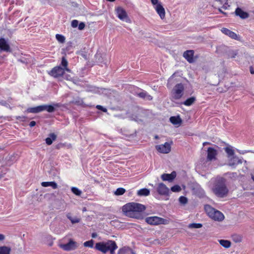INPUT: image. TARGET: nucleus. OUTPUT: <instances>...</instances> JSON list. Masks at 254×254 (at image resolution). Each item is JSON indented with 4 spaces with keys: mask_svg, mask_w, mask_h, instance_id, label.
Returning <instances> with one entry per match:
<instances>
[{
    "mask_svg": "<svg viewBox=\"0 0 254 254\" xmlns=\"http://www.w3.org/2000/svg\"><path fill=\"white\" fill-rule=\"evenodd\" d=\"M252 178L253 180L254 181V176H252Z\"/></svg>",
    "mask_w": 254,
    "mask_h": 254,
    "instance_id": "nucleus-60",
    "label": "nucleus"
},
{
    "mask_svg": "<svg viewBox=\"0 0 254 254\" xmlns=\"http://www.w3.org/2000/svg\"><path fill=\"white\" fill-rule=\"evenodd\" d=\"M193 55L194 51L187 50L184 53L183 57L189 63H192L194 62Z\"/></svg>",
    "mask_w": 254,
    "mask_h": 254,
    "instance_id": "nucleus-14",
    "label": "nucleus"
},
{
    "mask_svg": "<svg viewBox=\"0 0 254 254\" xmlns=\"http://www.w3.org/2000/svg\"><path fill=\"white\" fill-rule=\"evenodd\" d=\"M0 104L2 105H4V106H5L7 104V103L5 101H3L0 102Z\"/></svg>",
    "mask_w": 254,
    "mask_h": 254,
    "instance_id": "nucleus-51",
    "label": "nucleus"
},
{
    "mask_svg": "<svg viewBox=\"0 0 254 254\" xmlns=\"http://www.w3.org/2000/svg\"><path fill=\"white\" fill-rule=\"evenodd\" d=\"M221 31L223 33L228 36L232 39H235V40L238 39L237 35L235 32L230 30L229 29H228L227 28H223L221 29Z\"/></svg>",
    "mask_w": 254,
    "mask_h": 254,
    "instance_id": "nucleus-18",
    "label": "nucleus"
},
{
    "mask_svg": "<svg viewBox=\"0 0 254 254\" xmlns=\"http://www.w3.org/2000/svg\"><path fill=\"white\" fill-rule=\"evenodd\" d=\"M157 191L159 194L162 195H168L169 193V189L162 183L159 184Z\"/></svg>",
    "mask_w": 254,
    "mask_h": 254,
    "instance_id": "nucleus-10",
    "label": "nucleus"
},
{
    "mask_svg": "<svg viewBox=\"0 0 254 254\" xmlns=\"http://www.w3.org/2000/svg\"><path fill=\"white\" fill-rule=\"evenodd\" d=\"M195 101V98L194 97H191L184 101L183 104L186 106H189L191 105Z\"/></svg>",
    "mask_w": 254,
    "mask_h": 254,
    "instance_id": "nucleus-30",
    "label": "nucleus"
},
{
    "mask_svg": "<svg viewBox=\"0 0 254 254\" xmlns=\"http://www.w3.org/2000/svg\"><path fill=\"white\" fill-rule=\"evenodd\" d=\"M0 50L6 52H11L10 48L7 41L3 38H0Z\"/></svg>",
    "mask_w": 254,
    "mask_h": 254,
    "instance_id": "nucleus-11",
    "label": "nucleus"
},
{
    "mask_svg": "<svg viewBox=\"0 0 254 254\" xmlns=\"http://www.w3.org/2000/svg\"><path fill=\"white\" fill-rule=\"evenodd\" d=\"M94 241L91 240L90 241H86L84 243L83 245L85 247L92 248L93 247Z\"/></svg>",
    "mask_w": 254,
    "mask_h": 254,
    "instance_id": "nucleus-35",
    "label": "nucleus"
},
{
    "mask_svg": "<svg viewBox=\"0 0 254 254\" xmlns=\"http://www.w3.org/2000/svg\"><path fill=\"white\" fill-rule=\"evenodd\" d=\"M209 144H210V143L208 142H204L203 143V145L205 146L206 145Z\"/></svg>",
    "mask_w": 254,
    "mask_h": 254,
    "instance_id": "nucleus-52",
    "label": "nucleus"
},
{
    "mask_svg": "<svg viewBox=\"0 0 254 254\" xmlns=\"http://www.w3.org/2000/svg\"><path fill=\"white\" fill-rule=\"evenodd\" d=\"M95 248L104 254L109 252L110 254H115V251L117 249L118 246L115 241L109 240L105 242L97 243Z\"/></svg>",
    "mask_w": 254,
    "mask_h": 254,
    "instance_id": "nucleus-3",
    "label": "nucleus"
},
{
    "mask_svg": "<svg viewBox=\"0 0 254 254\" xmlns=\"http://www.w3.org/2000/svg\"><path fill=\"white\" fill-rule=\"evenodd\" d=\"M96 108L98 109V110H100L104 112H107V109H106L105 108L103 107V106H102L101 105H97Z\"/></svg>",
    "mask_w": 254,
    "mask_h": 254,
    "instance_id": "nucleus-43",
    "label": "nucleus"
},
{
    "mask_svg": "<svg viewBox=\"0 0 254 254\" xmlns=\"http://www.w3.org/2000/svg\"><path fill=\"white\" fill-rule=\"evenodd\" d=\"M67 217L71 221L72 224L77 223L79 222L80 219L77 218H72L69 214L67 215Z\"/></svg>",
    "mask_w": 254,
    "mask_h": 254,
    "instance_id": "nucleus-40",
    "label": "nucleus"
},
{
    "mask_svg": "<svg viewBox=\"0 0 254 254\" xmlns=\"http://www.w3.org/2000/svg\"><path fill=\"white\" fill-rule=\"evenodd\" d=\"M78 25V21L77 20H73L71 22V26L73 28H75L77 27Z\"/></svg>",
    "mask_w": 254,
    "mask_h": 254,
    "instance_id": "nucleus-42",
    "label": "nucleus"
},
{
    "mask_svg": "<svg viewBox=\"0 0 254 254\" xmlns=\"http://www.w3.org/2000/svg\"><path fill=\"white\" fill-rule=\"evenodd\" d=\"M26 112L27 113H38L41 112L42 111H41V105L37 106V107L28 108L27 109Z\"/></svg>",
    "mask_w": 254,
    "mask_h": 254,
    "instance_id": "nucleus-23",
    "label": "nucleus"
},
{
    "mask_svg": "<svg viewBox=\"0 0 254 254\" xmlns=\"http://www.w3.org/2000/svg\"><path fill=\"white\" fill-rule=\"evenodd\" d=\"M235 14L242 19H246L249 17V14L247 12L243 11L241 8L237 7L235 10Z\"/></svg>",
    "mask_w": 254,
    "mask_h": 254,
    "instance_id": "nucleus-19",
    "label": "nucleus"
},
{
    "mask_svg": "<svg viewBox=\"0 0 254 254\" xmlns=\"http://www.w3.org/2000/svg\"><path fill=\"white\" fill-rule=\"evenodd\" d=\"M209 187L212 192L218 197L224 198L229 193L226 180L222 177H217L210 182Z\"/></svg>",
    "mask_w": 254,
    "mask_h": 254,
    "instance_id": "nucleus-1",
    "label": "nucleus"
},
{
    "mask_svg": "<svg viewBox=\"0 0 254 254\" xmlns=\"http://www.w3.org/2000/svg\"><path fill=\"white\" fill-rule=\"evenodd\" d=\"M157 13L159 14L161 19H164L165 17V10L161 3H159L154 6Z\"/></svg>",
    "mask_w": 254,
    "mask_h": 254,
    "instance_id": "nucleus-13",
    "label": "nucleus"
},
{
    "mask_svg": "<svg viewBox=\"0 0 254 254\" xmlns=\"http://www.w3.org/2000/svg\"><path fill=\"white\" fill-rule=\"evenodd\" d=\"M129 250L128 248L124 247L120 249L118 251V254H126Z\"/></svg>",
    "mask_w": 254,
    "mask_h": 254,
    "instance_id": "nucleus-38",
    "label": "nucleus"
},
{
    "mask_svg": "<svg viewBox=\"0 0 254 254\" xmlns=\"http://www.w3.org/2000/svg\"><path fill=\"white\" fill-rule=\"evenodd\" d=\"M35 125H36V122L35 121H31L29 124V126L30 127H33Z\"/></svg>",
    "mask_w": 254,
    "mask_h": 254,
    "instance_id": "nucleus-47",
    "label": "nucleus"
},
{
    "mask_svg": "<svg viewBox=\"0 0 254 254\" xmlns=\"http://www.w3.org/2000/svg\"><path fill=\"white\" fill-rule=\"evenodd\" d=\"M5 239V236L4 235L2 234H0V241H2L4 240Z\"/></svg>",
    "mask_w": 254,
    "mask_h": 254,
    "instance_id": "nucleus-49",
    "label": "nucleus"
},
{
    "mask_svg": "<svg viewBox=\"0 0 254 254\" xmlns=\"http://www.w3.org/2000/svg\"><path fill=\"white\" fill-rule=\"evenodd\" d=\"M233 176H234V175H236V173H232Z\"/></svg>",
    "mask_w": 254,
    "mask_h": 254,
    "instance_id": "nucleus-61",
    "label": "nucleus"
},
{
    "mask_svg": "<svg viewBox=\"0 0 254 254\" xmlns=\"http://www.w3.org/2000/svg\"><path fill=\"white\" fill-rule=\"evenodd\" d=\"M202 225L200 223H191L189 225L190 228H200L202 227Z\"/></svg>",
    "mask_w": 254,
    "mask_h": 254,
    "instance_id": "nucleus-34",
    "label": "nucleus"
},
{
    "mask_svg": "<svg viewBox=\"0 0 254 254\" xmlns=\"http://www.w3.org/2000/svg\"><path fill=\"white\" fill-rule=\"evenodd\" d=\"M25 119H26V117L25 116H22V117L19 116V117H17V119H19L21 121H24L25 120Z\"/></svg>",
    "mask_w": 254,
    "mask_h": 254,
    "instance_id": "nucleus-48",
    "label": "nucleus"
},
{
    "mask_svg": "<svg viewBox=\"0 0 254 254\" xmlns=\"http://www.w3.org/2000/svg\"><path fill=\"white\" fill-rule=\"evenodd\" d=\"M152 4L155 6L157 4L159 3H161V2H158V0H151Z\"/></svg>",
    "mask_w": 254,
    "mask_h": 254,
    "instance_id": "nucleus-45",
    "label": "nucleus"
},
{
    "mask_svg": "<svg viewBox=\"0 0 254 254\" xmlns=\"http://www.w3.org/2000/svg\"><path fill=\"white\" fill-rule=\"evenodd\" d=\"M11 248L7 246L0 247V254H10Z\"/></svg>",
    "mask_w": 254,
    "mask_h": 254,
    "instance_id": "nucleus-28",
    "label": "nucleus"
},
{
    "mask_svg": "<svg viewBox=\"0 0 254 254\" xmlns=\"http://www.w3.org/2000/svg\"><path fill=\"white\" fill-rule=\"evenodd\" d=\"M107 1H114L115 0H107Z\"/></svg>",
    "mask_w": 254,
    "mask_h": 254,
    "instance_id": "nucleus-55",
    "label": "nucleus"
},
{
    "mask_svg": "<svg viewBox=\"0 0 254 254\" xmlns=\"http://www.w3.org/2000/svg\"><path fill=\"white\" fill-rule=\"evenodd\" d=\"M250 72L251 74H254V69L252 66L250 67Z\"/></svg>",
    "mask_w": 254,
    "mask_h": 254,
    "instance_id": "nucleus-50",
    "label": "nucleus"
},
{
    "mask_svg": "<svg viewBox=\"0 0 254 254\" xmlns=\"http://www.w3.org/2000/svg\"><path fill=\"white\" fill-rule=\"evenodd\" d=\"M71 190V191L77 196H80L82 193V191L76 187H72Z\"/></svg>",
    "mask_w": 254,
    "mask_h": 254,
    "instance_id": "nucleus-33",
    "label": "nucleus"
},
{
    "mask_svg": "<svg viewBox=\"0 0 254 254\" xmlns=\"http://www.w3.org/2000/svg\"><path fill=\"white\" fill-rule=\"evenodd\" d=\"M171 190L173 192H179L181 190V188L178 185H175L171 188Z\"/></svg>",
    "mask_w": 254,
    "mask_h": 254,
    "instance_id": "nucleus-41",
    "label": "nucleus"
},
{
    "mask_svg": "<svg viewBox=\"0 0 254 254\" xmlns=\"http://www.w3.org/2000/svg\"><path fill=\"white\" fill-rule=\"evenodd\" d=\"M145 221L148 224L152 225L167 224L169 223V221L168 220L158 216H150L146 217Z\"/></svg>",
    "mask_w": 254,
    "mask_h": 254,
    "instance_id": "nucleus-6",
    "label": "nucleus"
},
{
    "mask_svg": "<svg viewBox=\"0 0 254 254\" xmlns=\"http://www.w3.org/2000/svg\"><path fill=\"white\" fill-rule=\"evenodd\" d=\"M219 244L225 248H229L230 247L231 243L230 241L226 240H219Z\"/></svg>",
    "mask_w": 254,
    "mask_h": 254,
    "instance_id": "nucleus-29",
    "label": "nucleus"
},
{
    "mask_svg": "<svg viewBox=\"0 0 254 254\" xmlns=\"http://www.w3.org/2000/svg\"><path fill=\"white\" fill-rule=\"evenodd\" d=\"M57 40L60 43H63L65 41V37L62 35L57 34L56 35Z\"/></svg>",
    "mask_w": 254,
    "mask_h": 254,
    "instance_id": "nucleus-36",
    "label": "nucleus"
},
{
    "mask_svg": "<svg viewBox=\"0 0 254 254\" xmlns=\"http://www.w3.org/2000/svg\"><path fill=\"white\" fill-rule=\"evenodd\" d=\"M56 138L57 135L54 133H51L49 134V137L46 139V142L48 145H50L52 144L53 141L56 139Z\"/></svg>",
    "mask_w": 254,
    "mask_h": 254,
    "instance_id": "nucleus-25",
    "label": "nucleus"
},
{
    "mask_svg": "<svg viewBox=\"0 0 254 254\" xmlns=\"http://www.w3.org/2000/svg\"><path fill=\"white\" fill-rule=\"evenodd\" d=\"M219 10L220 12L224 13V12L220 9H219Z\"/></svg>",
    "mask_w": 254,
    "mask_h": 254,
    "instance_id": "nucleus-57",
    "label": "nucleus"
},
{
    "mask_svg": "<svg viewBox=\"0 0 254 254\" xmlns=\"http://www.w3.org/2000/svg\"><path fill=\"white\" fill-rule=\"evenodd\" d=\"M184 91V86L182 83L177 84L171 92V100H179L182 98Z\"/></svg>",
    "mask_w": 254,
    "mask_h": 254,
    "instance_id": "nucleus-5",
    "label": "nucleus"
},
{
    "mask_svg": "<svg viewBox=\"0 0 254 254\" xmlns=\"http://www.w3.org/2000/svg\"><path fill=\"white\" fill-rule=\"evenodd\" d=\"M137 194L139 196H148L150 194L149 190L143 188L138 190Z\"/></svg>",
    "mask_w": 254,
    "mask_h": 254,
    "instance_id": "nucleus-27",
    "label": "nucleus"
},
{
    "mask_svg": "<svg viewBox=\"0 0 254 254\" xmlns=\"http://www.w3.org/2000/svg\"><path fill=\"white\" fill-rule=\"evenodd\" d=\"M225 151L227 153L228 157H232L234 155V150L229 147H225Z\"/></svg>",
    "mask_w": 254,
    "mask_h": 254,
    "instance_id": "nucleus-31",
    "label": "nucleus"
},
{
    "mask_svg": "<svg viewBox=\"0 0 254 254\" xmlns=\"http://www.w3.org/2000/svg\"><path fill=\"white\" fill-rule=\"evenodd\" d=\"M176 177V173L173 171L171 174H163L161 175V179L163 181H172Z\"/></svg>",
    "mask_w": 254,
    "mask_h": 254,
    "instance_id": "nucleus-17",
    "label": "nucleus"
},
{
    "mask_svg": "<svg viewBox=\"0 0 254 254\" xmlns=\"http://www.w3.org/2000/svg\"><path fill=\"white\" fill-rule=\"evenodd\" d=\"M241 241V239L240 238L238 241H236V242H240Z\"/></svg>",
    "mask_w": 254,
    "mask_h": 254,
    "instance_id": "nucleus-58",
    "label": "nucleus"
},
{
    "mask_svg": "<svg viewBox=\"0 0 254 254\" xmlns=\"http://www.w3.org/2000/svg\"><path fill=\"white\" fill-rule=\"evenodd\" d=\"M41 186L43 187H51L54 189L58 188V185L55 182H43L41 183Z\"/></svg>",
    "mask_w": 254,
    "mask_h": 254,
    "instance_id": "nucleus-22",
    "label": "nucleus"
},
{
    "mask_svg": "<svg viewBox=\"0 0 254 254\" xmlns=\"http://www.w3.org/2000/svg\"><path fill=\"white\" fill-rule=\"evenodd\" d=\"M78 29L80 30H83L85 26L84 22H80L78 25Z\"/></svg>",
    "mask_w": 254,
    "mask_h": 254,
    "instance_id": "nucleus-44",
    "label": "nucleus"
},
{
    "mask_svg": "<svg viewBox=\"0 0 254 254\" xmlns=\"http://www.w3.org/2000/svg\"><path fill=\"white\" fill-rule=\"evenodd\" d=\"M61 247L65 251H70L75 249L77 246L76 242L70 240L68 243L62 245Z\"/></svg>",
    "mask_w": 254,
    "mask_h": 254,
    "instance_id": "nucleus-12",
    "label": "nucleus"
},
{
    "mask_svg": "<svg viewBox=\"0 0 254 254\" xmlns=\"http://www.w3.org/2000/svg\"><path fill=\"white\" fill-rule=\"evenodd\" d=\"M96 236V235L95 234H92V237L93 238H95Z\"/></svg>",
    "mask_w": 254,
    "mask_h": 254,
    "instance_id": "nucleus-54",
    "label": "nucleus"
},
{
    "mask_svg": "<svg viewBox=\"0 0 254 254\" xmlns=\"http://www.w3.org/2000/svg\"><path fill=\"white\" fill-rule=\"evenodd\" d=\"M126 192V190L123 188H119L117 189L115 192V194L117 195H121L123 194Z\"/></svg>",
    "mask_w": 254,
    "mask_h": 254,
    "instance_id": "nucleus-32",
    "label": "nucleus"
},
{
    "mask_svg": "<svg viewBox=\"0 0 254 254\" xmlns=\"http://www.w3.org/2000/svg\"><path fill=\"white\" fill-rule=\"evenodd\" d=\"M170 121L174 125H179L182 123V120L179 116H173L170 117Z\"/></svg>",
    "mask_w": 254,
    "mask_h": 254,
    "instance_id": "nucleus-24",
    "label": "nucleus"
},
{
    "mask_svg": "<svg viewBox=\"0 0 254 254\" xmlns=\"http://www.w3.org/2000/svg\"><path fill=\"white\" fill-rule=\"evenodd\" d=\"M2 177H3L2 176H0V179L1 178H2Z\"/></svg>",
    "mask_w": 254,
    "mask_h": 254,
    "instance_id": "nucleus-62",
    "label": "nucleus"
},
{
    "mask_svg": "<svg viewBox=\"0 0 254 254\" xmlns=\"http://www.w3.org/2000/svg\"><path fill=\"white\" fill-rule=\"evenodd\" d=\"M217 155V151L212 147H209L207 149V159L209 161L215 160Z\"/></svg>",
    "mask_w": 254,
    "mask_h": 254,
    "instance_id": "nucleus-15",
    "label": "nucleus"
},
{
    "mask_svg": "<svg viewBox=\"0 0 254 254\" xmlns=\"http://www.w3.org/2000/svg\"><path fill=\"white\" fill-rule=\"evenodd\" d=\"M156 150L161 153H168L171 151V145L166 142L164 144L158 145L155 146Z\"/></svg>",
    "mask_w": 254,
    "mask_h": 254,
    "instance_id": "nucleus-8",
    "label": "nucleus"
},
{
    "mask_svg": "<svg viewBox=\"0 0 254 254\" xmlns=\"http://www.w3.org/2000/svg\"><path fill=\"white\" fill-rule=\"evenodd\" d=\"M117 16L119 19L122 20H126L127 18V14L126 11L122 7H119L116 9Z\"/></svg>",
    "mask_w": 254,
    "mask_h": 254,
    "instance_id": "nucleus-16",
    "label": "nucleus"
},
{
    "mask_svg": "<svg viewBox=\"0 0 254 254\" xmlns=\"http://www.w3.org/2000/svg\"><path fill=\"white\" fill-rule=\"evenodd\" d=\"M175 77V73L173 74L168 79L167 86L169 87V85H172L173 84L175 83V81L174 79Z\"/></svg>",
    "mask_w": 254,
    "mask_h": 254,
    "instance_id": "nucleus-37",
    "label": "nucleus"
},
{
    "mask_svg": "<svg viewBox=\"0 0 254 254\" xmlns=\"http://www.w3.org/2000/svg\"><path fill=\"white\" fill-rule=\"evenodd\" d=\"M201 191L202 192V194L204 193V190H201Z\"/></svg>",
    "mask_w": 254,
    "mask_h": 254,
    "instance_id": "nucleus-59",
    "label": "nucleus"
},
{
    "mask_svg": "<svg viewBox=\"0 0 254 254\" xmlns=\"http://www.w3.org/2000/svg\"><path fill=\"white\" fill-rule=\"evenodd\" d=\"M64 72L65 71L64 70V69L60 65L53 68L52 69L48 72V73L54 78H58L62 76Z\"/></svg>",
    "mask_w": 254,
    "mask_h": 254,
    "instance_id": "nucleus-7",
    "label": "nucleus"
},
{
    "mask_svg": "<svg viewBox=\"0 0 254 254\" xmlns=\"http://www.w3.org/2000/svg\"><path fill=\"white\" fill-rule=\"evenodd\" d=\"M137 95L141 98L146 99L148 101L152 100V97L149 95L147 92L145 91L142 90L141 92L137 93Z\"/></svg>",
    "mask_w": 254,
    "mask_h": 254,
    "instance_id": "nucleus-21",
    "label": "nucleus"
},
{
    "mask_svg": "<svg viewBox=\"0 0 254 254\" xmlns=\"http://www.w3.org/2000/svg\"><path fill=\"white\" fill-rule=\"evenodd\" d=\"M145 206L138 203L130 202L123 206L122 210L126 216L139 219L141 217L140 213L145 210Z\"/></svg>",
    "mask_w": 254,
    "mask_h": 254,
    "instance_id": "nucleus-2",
    "label": "nucleus"
},
{
    "mask_svg": "<svg viewBox=\"0 0 254 254\" xmlns=\"http://www.w3.org/2000/svg\"><path fill=\"white\" fill-rule=\"evenodd\" d=\"M179 202L182 204H186L188 202V199L186 197L181 196L179 199Z\"/></svg>",
    "mask_w": 254,
    "mask_h": 254,
    "instance_id": "nucleus-39",
    "label": "nucleus"
},
{
    "mask_svg": "<svg viewBox=\"0 0 254 254\" xmlns=\"http://www.w3.org/2000/svg\"><path fill=\"white\" fill-rule=\"evenodd\" d=\"M216 1H219L220 3H222V0H216Z\"/></svg>",
    "mask_w": 254,
    "mask_h": 254,
    "instance_id": "nucleus-56",
    "label": "nucleus"
},
{
    "mask_svg": "<svg viewBox=\"0 0 254 254\" xmlns=\"http://www.w3.org/2000/svg\"><path fill=\"white\" fill-rule=\"evenodd\" d=\"M204 209L208 215L215 221H222L224 219L223 214L219 210H217L209 205H205Z\"/></svg>",
    "mask_w": 254,
    "mask_h": 254,
    "instance_id": "nucleus-4",
    "label": "nucleus"
},
{
    "mask_svg": "<svg viewBox=\"0 0 254 254\" xmlns=\"http://www.w3.org/2000/svg\"><path fill=\"white\" fill-rule=\"evenodd\" d=\"M237 53L236 52H233L231 55H230L229 56L231 58H234L235 57V56L237 55Z\"/></svg>",
    "mask_w": 254,
    "mask_h": 254,
    "instance_id": "nucleus-46",
    "label": "nucleus"
},
{
    "mask_svg": "<svg viewBox=\"0 0 254 254\" xmlns=\"http://www.w3.org/2000/svg\"><path fill=\"white\" fill-rule=\"evenodd\" d=\"M41 111H46L49 113H53L55 111L56 108H59L61 107L60 103H53L52 105H42Z\"/></svg>",
    "mask_w": 254,
    "mask_h": 254,
    "instance_id": "nucleus-9",
    "label": "nucleus"
},
{
    "mask_svg": "<svg viewBox=\"0 0 254 254\" xmlns=\"http://www.w3.org/2000/svg\"><path fill=\"white\" fill-rule=\"evenodd\" d=\"M241 163H242L241 159H240L237 156L233 155L229 160V165L230 166H234Z\"/></svg>",
    "mask_w": 254,
    "mask_h": 254,
    "instance_id": "nucleus-20",
    "label": "nucleus"
},
{
    "mask_svg": "<svg viewBox=\"0 0 254 254\" xmlns=\"http://www.w3.org/2000/svg\"><path fill=\"white\" fill-rule=\"evenodd\" d=\"M222 7H223V8H224V9H226V8H227L226 5L224 4Z\"/></svg>",
    "mask_w": 254,
    "mask_h": 254,
    "instance_id": "nucleus-53",
    "label": "nucleus"
},
{
    "mask_svg": "<svg viewBox=\"0 0 254 254\" xmlns=\"http://www.w3.org/2000/svg\"><path fill=\"white\" fill-rule=\"evenodd\" d=\"M68 62L64 57H63L62 59L61 65H62L64 69V71H66L68 72H70V70L67 67Z\"/></svg>",
    "mask_w": 254,
    "mask_h": 254,
    "instance_id": "nucleus-26",
    "label": "nucleus"
}]
</instances>
